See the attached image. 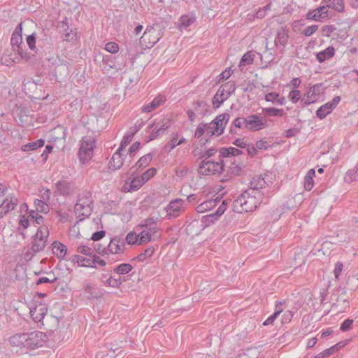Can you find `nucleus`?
Returning <instances> with one entry per match:
<instances>
[{
    "instance_id": "f257e3e1",
    "label": "nucleus",
    "mask_w": 358,
    "mask_h": 358,
    "mask_svg": "<svg viewBox=\"0 0 358 358\" xmlns=\"http://www.w3.org/2000/svg\"><path fill=\"white\" fill-rule=\"evenodd\" d=\"M262 199L258 190L247 189L234 201L233 210L238 213L252 212L261 203Z\"/></svg>"
},
{
    "instance_id": "f03ea898",
    "label": "nucleus",
    "mask_w": 358,
    "mask_h": 358,
    "mask_svg": "<svg viewBox=\"0 0 358 358\" xmlns=\"http://www.w3.org/2000/svg\"><path fill=\"white\" fill-rule=\"evenodd\" d=\"M141 235L145 244L160 237L159 229L153 219L145 220V224L141 226Z\"/></svg>"
},
{
    "instance_id": "7ed1b4c3",
    "label": "nucleus",
    "mask_w": 358,
    "mask_h": 358,
    "mask_svg": "<svg viewBox=\"0 0 358 358\" xmlns=\"http://www.w3.org/2000/svg\"><path fill=\"white\" fill-rule=\"evenodd\" d=\"M162 38L160 30L154 27H148L140 39V45L144 48H152Z\"/></svg>"
},
{
    "instance_id": "20e7f679",
    "label": "nucleus",
    "mask_w": 358,
    "mask_h": 358,
    "mask_svg": "<svg viewBox=\"0 0 358 358\" xmlns=\"http://www.w3.org/2000/svg\"><path fill=\"white\" fill-rule=\"evenodd\" d=\"M94 145L95 141L93 138L85 137L83 138L78 152L79 160L82 164L90 162L93 156Z\"/></svg>"
},
{
    "instance_id": "39448f33",
    "label": "nucleus",
    "mask_w": 358,
    "mask_h": 358,
    "mask_svg": "<svg viewBox=\"0 0 358 358\" xmlns=\"http://www.w3.org/2000/svg\"><path fill=\"white\" fill-rule=\"evenodd\" d=\"M325 87L322 83H317L310 86L301 99L305 105H309L317 102L324 94Z\"/></svg>"
},
{
    "instance_id": "423d86ee",
    "label": "nucleus",
    "mask_w": 358,
    "mask_h": 358,
    "mask_svg": "<svg viewBox=\"0 0 358 358\" xmlns=\"http://www.w3.org/2000/svg\"><path fill=\"white\" fill-rule=\"evenodd\" d=\"M48 236V227L45 225L41 226L33 238L31 243L32 250L34 252L43 250L47 245Z\"/></svg>"
},
{
    "instance_id": "0eeeda50",
    "label": "nucleus",
    "mask_w": 358,
    "mask_h": 358,
    "mask_svg": "<svg viewBox=\"0 0 358 358\" xmlns=\"http://www.w3.org/2000/svg\"><path fill=\"white\" fill-rule=\"evenodd\" d=\"M92 198L90 195L85 194L79 198L75 206V213L76 216L83 220L88 217L92 212Z\"/></svg>"
},
{
    "instance_id": "6e6552de",
    "label": "nucleus",
    "mask_w": 358,
    "mask_h": 358,
    "mask_svg": "<svg viewBox=\"0 0 358 358\" xmlns=\"http://www.w3.org/2000/svg\"><path fill=\"white\" fill-rule=\"evenodd\" d=\"M224 170L222 162L203 161L199 167V172L203 176L219 175Z\"/></svg>"
},
{
    "instance_id": "1a4fd4ad",
    "label": "nucleus",
    "mask_w": 358,
    "mask_h": 358,
    "mask_svg": "<svg viewBox=\"0 0 358 358\" xmlns=\"http://www.w3.org/2000/svg\"><path fill=\"white\" fill-rule=\"evenodd\" d=\"M332 15V12L328 6H322L308 12L306 17L310 20L324 22L329 20Z\"/></svg>"
},
{
    "instance_id": "9d476101",
    "label": "nucleus",
    "mask_w": 358,
    "mask_h": 358,
    "mask_svg": "<svg viewBox=\"0 0 358 358\" xmlns=\"http://www.w3.org/2000/svg\"><path fill=\"white\" fill-rule=\"evenodd\" d=\"M228 120L229 115L227 114L218 115L208 127L209 132L213 135H220L224 131Z\"/></svg>"
},
{
    "instance_id": "9b49d317",
    "label": "nucleus",
    "mask_w": 358,
    "mask_h": 358,
    "mask_svg": "<svg viewBox=\"0 0 358 358\" xmlns=\"http://www.w3.org/2000/svg\"><path fill=\"white\" fill-rule=\"evenodd\" d=\"M341 96H335L331 101L321 106L316 111V115L320 120L329 115L341 101Z\"/></svg>"
},
{
    "instance_id": "f8f14e48",
    "label": "nucleus",
    "mask_w": 358,
    "mask_h": 358,
    "mask_svg": "<svg viewBox=\"0 0 358 358\" xmlns=\"http://www.w3.org/2000/svg\"><path fill=\"white\" fill-rule=\"evenodd\" d=\"M144 184L141 176L138 175L126 180L122 187V191L124 193L136 192L140 189Z\"/></svg>"
},
{
    "instance_id": "ddd939ff",
    "label": "nucleus",
    "mask_w": 358,
    "mask_h": 358,
    "mask_svg": "<svg viewBox=\"0 0 358 358\" xmlns=\"http://www.w3.org/2000/svg\"><path fill=\"white\" fill-rule=\"evenodd\" d=\"M183 210V201L182 199H175L171 201L169 205L164 208L166 212L165 217L170 219L177 217Z\"/></svg>"
},
{
    "instance_id": "4468645a",
    "label": "nucleus",
    "mask_w": 358,
    "mask_h": 358,
    "mask_svg": "<svg viewBox=\"0 0 358 358\" xmlns=\"http://www.w3.org/2000/svg\"><path fill=\"white\" fill-rule=\"evenodd\" d=\"M227 207L225 201H223L219 206L215 213L207 215L202 217L201 222L203 223V227L205 228L210 226V224H214L218 220V218L224 214L227 210Z\"/></svg>"
},
{
    "instance_id": "2eb2a0df",
    "label": "nucleus",
    "mask_w": 358,
    "mask_h": 358,
    "mask_svg": "<svg viewBox=\"0 0 358 358\" xmlns=\"http://www.w3.org/2000/svg\"><path fill=\"white\" fill-rule=\"evenodd\" d=\"M230 90L231 86L228 85L221 86L218 89L213 100L214 108H219L221 104L229 97L231 93Z\"/></svg>"
},
{
    "instance_id": "dca6fc26",
    "label": "nucleus",
    "mask_w": 358,
    "mask_h": 358,
    "mask_svg": "<svg viewBox=\"0 0 358 358\" xmlns=\"http://www.w3.org/2000/svg\"><path fill=\"white\" fill-rule=\"evenodd\" d=\"M246 129L250 131H258L265 127V120L256 115H251L245 117Z\"/></svg>"
},
{
    "instance_id": "f3484780",
    "label": "nucleus",
    "mask_w": 358,
    "mask_h": 358,
    "mask_svg": "<svg viewBox=\"0 0 358 358\" xmlns=\"http://www.w3.org/2000/svg\"><path fill=\"white\" fill-rule=\"evenodd\" d=\"M43 336L41 332H32L30 334H26L25 347L34 348L43 345Z\"/></svg>"
},
{
    "instance_id": "a211bd4d",
    "label": "nucleus",
    "mask_w": 358,
    "mask_h": 358,
    "mask_svg": "<svg viewBox=\"0 0 358 358\" xmlns=\"http://www.w3.org/2000/svg\"><path fill=\"white\" fill-rule=\"evenodd\" d=\"M48 312V306L45 302L40 301L31 310V315L36 322H41Z\"/></svg>"
},
{
    "instance_id": "6ab92c4d",
    "label": "nucleus",
    "mask_w": 358,
    "mask_h": 358,
    "mask_svg": "<svg viewBox=\"0 0 358 358\" xmlns=\"http://www.w3.org/2000/svg\"><path fill=\"white\" fill-rule=\"evenodd\" d=\"M124 249L125 244L124 241L117 238H113L108 245V252L113 255L122 254Z\"/></svg>"
},
{
    "instance_id": "aec40b11",
    "label": "nucleus",
    "mask_w": 358,
    "mask_h": 358,
    "mask_svg": "<svg viewBox=\"0 0 358 358\" xmlns=\"http://www.w3.org/2000/svg\"><path fill=\"white\" fill-rule=\"evenodd\" d=\"M126 280L122 276L109 275L106 280L101 279V282L106 287L119 289Z\"/></svg>"
},
{
    "instance_id": "412c9836",
    "label": "nucleus",
    "mask_w": 358,
    "mask_h": 358,
    "mask_svg": "<svg viewBox=\"0 0 358 358\" xmlns=\"http://www.w3.org/2000/svg\"><path fill=\"white\" fill-rule=\"evenodd\" d=\"M17 200L14 196L6 198L0 205V217H3L9 211L14 209L17 205Z\"/></svg>"
},
{
    "instance_id": "4be33fe9",
    "label": "nucleus",
    "mask_w": 358,
    "mask_h": 358,
    "mask_svg": "<svg viewBox=\"0 0 358 358\" xmlns=\"http://www.w3.org/2000/svg\"><path fill=\"white\" fill-rule=\"evenodd\" d=\"M166 101V99L163 96H157L151 102L145 104L141 108L143 113H150L155 110L156 108L162 106Z\"/></svg>"
},
{
    "instance_id": "5701e85b",
    "label": "nucleus",
    "mask_w": 358,
    "mask_h": 358,
    "mask_svg": "<svg viewBox=\"0 0 358 358\" xmlns=\"http://www.w3.org/2000/svg\"><path fill=\"white\" fill-rule=\"evenodd\" d=\"M30 214L31 211H29L27 204H22L20 206L19 224L22 226L24 229L27 228L29 225V218L31 217Z\"/></svg>"
},
{
    "instance_id": "b1692460",
    "label": "nucleus",
    "mask_w": 358,
    "mask_h": 358,
    "mask_svg": "<svg viewBox=\"0 0 358 358\" xmlns=\"http://www.w3.org/2000/svg\"><path fill=\"white\" fill-rule=\"evenodd\" d=\"M268 175H265L264 176L262 175L255 176L251 180V189L257 190L259 189H263L267 187L269 183H271V181H269L268 182Z\"/></svg>"
},
{
    "instance_id": "393cba45",
    "label": "nucleus",
    "mask_w": 358,
    "mask_h": 358,
    "mask_svg": "<svg viewBox=\"0 0 358 358\" xmlns=\"http://www.w3.org/2000/svg\"><path fill=\"white\" fill-rule=\"evenodd\" d=\"M71 261L74 264H77L78 266L95 268V266L93 265V260H92V258H87L79 255H74L71 256Z\"/></svg>"
},
{
    "instance_id": "a878e982",
    "label": "nucleus",
    "mask_w": 358,
    "mask_h": 358,
    "mask_svg": "<svg viewBox=\"0 0 358 358\" xmlns=\"http://www.w3.org/2000/svg\"><path fill=\"white\" fill-rule=\"evenodd\" d=\"M52 251L58 259H63L67 254V248L61 242L55 241L52 244Z\"/></svg>"
},
{
    "instance_id": "bb28decb",
    "label": "nucleus",
    "mask_w": 358,
    "mask_h": 358,
    "mask_svg": "<svg viewBox=\"0 0 358 358\" xmlns=\"http://www.w3.org/2000/svg\"><path fill=\"white\" fill-rule=\"evenodd\" d=\"M141 231H130L126 236V241L129 245H145L144 241H142Z\"/></svg>"
},
{
    "instance_id": "cd10ccee",
    "label": "nucleus",
    "mask_w": 358,
    "mask_h": 358,
    "mask_svg": "<svg viewBox=\"0 0 358 358\" xmlns=\"http://www.w3.org/2000/svg\"><path fill=\"white\" fill-rule=\"evenodd\" d=\"M220 201L221 200L218 198L204 201L197 206L196 210L200 213L210 210L213 209Z\"/></svg>"
},
{
    "instance_id": "c85d7f7f",
    "label": "nucleus",
    "mask_w": 358,
    "mask_h": 358,
    "mask_svg": "<svg viewBox=\"0 0 358 358\" xmlns=\"http://www.w3.org/2000/svg\"><path fill=\"white\" fill-rule=\"evenodd\" d=\"M22 24H20L16 29H15L12 37H11V44L13 47H17V48H20V45L22 43Z\"/></svg>"
},
{
    "instance_id": "c756f323",
    "label": "nucleus",
    "mask_w": 358,
    "mask_h": 358,
    "mask_svg": "<svg viewBox=\"0 0 358 358\" xmlns=\"http://www.w3.org/2000/svg\"><path fill=\"white\" fill-rule=\"evenodd\" d=\"M122 155V153L117 150L114 153L109 162V168L111 170H117L121 168L123 164Z\"/></svg>"
},
{
    "instance_id": "7c9ffc66",
    "label": "nucleus",
    "mask_w": 358,
    "mask_h": 358,
    "mask_svg": "<svg viewBox=\"0 0 358 358\" xmlns=\"http://www.w3.org/2000/svg\"><path fill=\"white\" fill-rule=\"evenodd\" d=\"M57 192L62 195H69L73 191V186L66 181H60L56 185Z\"/></svg>"
},
{
    "instance_id": "2f4dec72",
    "label": "nucleus",
    "mask_w": 358,
    "mask_h": 358,
    "mask_svg": "<svg viewBox=\"0 0 358 358\" xmlns=\"http://www.w3.org/2000/svg\"><path fill=\"white\" fill-rule=\"evenodd\" d=\"M335 54V49L333 47H328L323 51L319 52L317 55V59L319 62L322 63L324 61L331 59Z\"/></svg>"
},
{
    "instance_id": "473e14b6",
    "label": "nucleus",
    "mask_w": 358,
    "mask_h": 358,
    "mask_svg": "<svg viewBox=\"0 0 358 358\" xmlns=\"http://www.w3.org/2000/svg\"><path fill=\"white\" fill-rule=\"evenodd\" d=\"M265 100L266 101L272 102L273 103H277L280 105H284L286 101L285 97L280 96V94L275 92L266 94Z\"/></svg>"
},
{
    "instance_id": "72a5a7b5",
    "label": "nucleus",
    "mask_w": 358,
    "mask_h": 358,
    "mask_svg": "<svg viewBox=\"0 0 358 358\" xmlns=\"http://www.w3.org/2000/svg\"><path fill=\"white\" fill-rule=\"evenodd\" d=\"M133 270V266L129 263H122L113 268V272L121 276L127 275Z\"/></svg>"
},
{
    "instance_id": "f704fd0d",
    "label": "nucleus",
    "mask_w": 358,
    "mask_h": 358,
    "mask_svg": "<svg viewBox=\"0 0 358 358\" xmlns=\"http://www.w3.org/2000/svg\"><path fill=\"white\" fill-rule=\"evenodd\" d=\"M185 139L183 137L180 138L178 134H173L170 141L167 143L166 148H168L169 151H171L176 146L185 143Z\"/></svg>"
},
{
    "instance_id": "c9c22d12",
    "label": "nucleus",
    "mask_w": 358,
    "mask_h": 358,
    "mask_svg": "<svg viewBox=\"0 0 358 358\" xmlns=\"http://www.w3.org/2000/svg\"><path fill=\"white\" fill-rule=\"evenodd\" d=\"M315 176V171L314 169H310L304 178V188L310 191L314 187L313 178Z\"/></svg>"
},
{
    "instance_id": "e433bc0d",
    "label": "nucleus",
    "mask_w": 358,
    "mask_h": 358,
    "mask_svg": "<svg viewBox=\"0 0 358 358\" xmlns=\"http://www.w3.org/2000/svg\"><path fill=\"white\" fill-rule=\"evenodd\" d=\"M44 141L42 139H38L36 141L29 143L26 145L22 146L21 150L24 152H30L37 150L39 148H41L44 145Z\"/></svg>"
},
{
    "instance_id": "4c0bfd02",
    "label": "nucleus",
    "mask_w": 358,
    "mask_h": 358,
    "mask_svg": "<svg viewBox=\"0 0 358 358\" xmlns=\"http://www.w3.org/2000/svg\"><path fill=\"white\" fill-rule=\"evenodd\" d=\"M50 141L56 142L58 140H65V131L63 127H58L55 128L50 133Z\"/></svg>"
},
{
    "instance_id": "58836bf2",
    "label": "nucleus",
    "mask_w": 358,
    "mask_h": 358,
    "mask_svg": "<svg viewBox=\"0 0 358 358\" xmlns=\"http://www.w3.org/2000/svg\"><path fill=\"white\" fill-rule=\"evenodd\" d=\"M329 8H332L338 12H343L345 8L343 0H323Z\"/></svg>"
},
{
    "instance_id": "ea45409f",
    "label": "nucleus",
    "mask_w": 358,
    "mask_h": 358,
    "mask_svg": "<svg viewBox=\"0 0 358 358\" xmlns=\"http://www.w3.org/2000/svg\"><path fill=\"white\" fill-rule=\"evenodd\" d=\"M219 152L223 157H229L231 156H238L241 154V151L237 148L229 147V148H222L220 149Z\"/></svg>"
},
{
    "instance_id": "a19ab883",
    "label": "nucleus",
    "mask_w": 358,
    "mask_h": 358,
    "mask_svg": "<svg viewBox=\"0 0 358 358\" xmlns=\"http://www.w3.org/2000/svg\"><path fill=\"white\" fill-rule=\"evenodd\" d=\"M155 252V248L152 246H150V247L146 248L145 250H144V251L143 252L140 253L136 257V259L138 262H143L146 259L150 258L154 255Z\"/></svg>"
},
{
    "instance_id": "79ce46f5",
    "label": "nucleus",
    "mask_w": 358,
    "mask_h": 358,
    "mask_svg": "<svg viewBox=\"0 0 358 358\" xmlns=\"http://www.w3.org/2000/svg\"><path fill=\"white\" fill-rule=\"evenodd\" d=\"M152 160V155L151 154L145 155L138 159L136 166L138 169L145 168L151 163Z\"/></svg>"
},
{
    "instance_id": "37998d69",
    "label": "nucleus",
    "mask_w": 358,
    "mask_h": 358,
    "mask_svg": "<svg viewBox=\"0 0 358 358\" xmlns=\"http://www.w3.org/2000/svg\"><path fill=\"white\" fill-rule=\"evenodd\" d=\"M157 173V170L155 167H151L147 169L145 172H143L142 174L139 175L143 180L144 183H146L148 181H149L150 179L154 178Z\"/></svg>"
},
{
    "instance_id": "c03bdc74",
    "label": "nucleus",
    "mask_w": 358,
    "mask_h": 358,
    "mask_svg": "<svg viewBox=\"0 0 358 358\" xmlns=\"http://www.w3.org/2000/svg\"><path fill=\"white\" fill-rule=\"evenodd\" d=\"M34 207L38 212L45 214L50 210L49 206L44 201L40 199H36L34 201Z\"/></svg>"
},
{
    "instance_id": "a18cd8bd",
    "label": "nucleus",
    "mask_w": 358,
    "mask_h": 358,
    "mask_svg": "<svg viewBox=\"0 0 358 358\" xmlns=\"http://www.w3.org/2000/svg\"><path fill=\"white\" fill-rule=\"evenodd\" d=\"M25 339L26 334H18L12 336L10 338V342L12 345L16 346H24L25 347Z\"/></svg>"
},
{
    "instance_id": "49530a36",
    "label": "nucleus",
    "mask_w": 358,
    "mask_h": 358,
    "mask_svg": "<svg viewBox=\"0 0 358 358\" xmlns=\"http://www.w3.org/2000/svg\"><path fill=\"white\" fill-rule=\"evenodd\" d=\"M255 58V54L252 51H248L246 53L243 55L242 57L241 61H240V66H246L251 64Z\"/></svg>"
},
{
    "instance_id": "de8ad7c7",
    "label": "nucleus",
    "mask_w": 358,
    "mask_h": 358,
    "mask_svg": "<svg viewBox=\"0 0 358 358\" xmlns=\"http://www.w3.org/2000/svg\"><path fill=\"white\" fill-rule=\"evenodd\" d=\"M18 62L19 58L16 55H15L14 57H12V54H4L1 58L2 64L6 66H12Z\"/></svg>"
},
{
    "instance_id": "09e8293b",
    "label": "nucleus",
    "mask_w": 358,
    "mask_h": 358,
    "mask_svg": "<svg viewBox=\"0 0 358 358\" xmlns=\"http://www.w3.org/2000/svg\"><path fill=\"white\" fill-rule=\"evenodd\" d=\"M301 96V93L298 90H292L288 94V99L293 103H296Z\"/></svg>"
},
{
    "instance_id": "8fccbe9b",
    "label": "nucleus",
    "mask_w": 358,
    "mask_h": 358,
    "mask_svg": "<svg viewBox=\"0 0 358 358\" xmlns=\"http://www.w3.org/2000/svg\"><path fill=\"white\" fill-rule=\"evenodd\" d=\"M266 113L270 116H280L282 117L285 113L282 109L269 108L265 109Z\"/></svg>"
},
{
    "instance_id": "3c124183",
    "label": "nucleus",
    "mask_w": 358,
    "mask_h": 358,
    "mask_svg": "<svg viewBox=\"0 0 358 358\" xmlns=\"http://www.w3.org/2000/svg\"><path fill=\"white\" fill-rule=\"evenodd\" d=\"M105 50L110 53L115 54L119 51L120 48L115 42H108L105 45Z\"/></svg>"
},
{
    "instance_id": "603ef678",
    "label": "nucleus",
    "mask_w": 358,
    "mask_h": 358,
    "mask_svg": "<svg viewBox=\"0 0 358 358\" xmlns=\"http://www.w3.org/2000/svg\"><path fill=\"white\" fill-rule=\"evenodd\" d=\"M194 22V18L188 15H184L181 17V25L185 27L190 26Z\"/></svg>"
},
{
    "instance_id": "864d4df0",
    "label": "nucleus",
    "mask_w": 358,
    "mask_h": 358,
    "mask_svg": "<svg viewBox=\"0 0 358 358\" xmlns=\"http://www.w3.org/2000/svg\"><path fill=\"white\" fill-rule=\"evenodd\" d=\"M343 268V264L342 262H337L334 264V268L333 273H334V278L336 280L338 279L340 275L342 273Z\"/></svg>"
},
{
    "instance_id": "5fc2aeb1",
    "label": "nucleus",
    "mask_w": 358,
    "mask_h": 358,
    "mask_svg": "<svg viewBox=\"0 0 358 358\" xmlns=\"http://www.w3.org/2000/svg\"><path fill=\"white\" fill-rule=\"evenodd\" d=\"M293 317V313L291 310H286L281 317V322L282 324H288Z\"/></svg>"
},
{
    "instance_id": "6e6d98bb",
    "label": "nucleus",
    "mask_w": 358,
    "mask_h": 358,
    "mask_svg": "<svg viewBox=\"0 0 358 358\" xmlns=\"http://www.w3.org/2000/svg\"><path fill=\"white\" fill-rule=\"evenodd\" d=\"M318 29V26L317 25H311V26H309L308 27H306L303 31V34L306 36H310L311 35H313L317 30Z\"/></svg>"
},
{
    "instance_id": "4d7b16f0",
    "label": "nucleus",
    "mask_w": 358,
    "mask_h": 358,
    "mask_svg": "<svg viewBox=\"0 0 358 358\" xmlns=\"http://www.w3.org/2000/svg\"><path fill=\"white\" fill-rule=\"evenodd\" d=\"M77 252L86 256H90L93 252L90 248L85 245H80L78 247Z\"/></svg>"
},
{
    "instance_id": "13d9d810",
    "label": "nucleus",
    "mask_w": 358,
    "mask_h": 358,
    "mask_svg": "<svg viewBox=\"0 0 358 358\" xmlns=\"http://www.w3.org/2000/svg\"><path fill=\"white\" fill-rule=\"evenodd\" d=\"M334 352H336V347H331L330 348L326 349L323 352L318 354L315 358H324V357L330 356Z\"/></svg>"
},
{
    "instance_id": "bf43d9fd",
    "label": "nucleus",
    "mask_w": 358,
    "mask_h": 358,
    "mask_svg": "<svg viewBox=\"0 0 358 358\" xmlns=\"http://www.w3.org/2000/svg\"><path fill=\"white\" fill-rule=\"evenodd\" d=\"M280 310H277L275 311L273 315H271V316H269L264 322H263V325L264 326H268V325H270L271 324L273 323V322L275 321V320L278 317V316L280 315Z\"/></svg>"
},
{
    "instance_id": "052dcab7",
    "label": "nucleus",
    "mask_w": 358,
    "mask_h": 358,
    "mask_svg": "<svg viewBox=\"0 0 358 358\" xmlns=\"http://www.w3.org/2000/svg\"><path fill=\"white\" fill-rule=\"evenodd\" d=\"M352 323L353 320L351 319L345 320L341 325V330L343 331H348L349 329H351Z\"/></svg>"
},
{
    "instance_id": "680f3d73",
    "label": "nucleus",
    "mask_w": 358,
    "mask_h": 358,
    "mask_svg": "<svg viewBox=\"0 0 358 358\" xmlns=\"http://www.w3.org/2000/svg\"><path fill=\"white\" fill-rule=\"evenodd\" d=\"M131 141V137L130 136L124 137L120 143V146L118 148L117 151L122 153L126 147L130 143Z\"/></svg>"
},
{
    "instance_id": "e2e57ef3",
    "label": "nucleus",
    "mask_w": 358,
    "mask_h": 358,
    "mask_svg": "<svg viewBox=\"0 0 358 358\" xmlns=\"http://www.w3.org/2000/svg\"><path fill=\"white\" fill-rule=\"evenodd\" d=\"M92 260H93V265L96 266V265L100 266H105L106 265V262L102 259L100 257L96 255H93L92 257Z\"/></svg>"
},
{
    "instance_id": "0e129e2a",
    "label": "nucleus",
    "mask_w": 358,
    "mask_h": 358,
    "mask_svg": "<svg viewBox=\"0 0 358 358\" xmlns=\"http://www.w3.org/2000/svg\"><path fill=\"white\" fill-rule=\"evenodd\" d=\"M301 83V79L299 78H295L290 80V82L287 84V87L292 88V90H296L300 86Z\"/></svg>"
},
{
    "instance_id": "69168bd1",
    "label": "nucleus",
    "mask_w": 358,
    "mask_h": 358,
    "mask_svg": "<svg viewBox=\"0 0 358 358\" xmlns=\"http://www.w3.org/2000/svg\"><path fill=\"white\" fill-rule=\"evenodd\" d=\"M27 43L31 50H36V37L34 34H31L27 38Z\"/></svg>"
},
{
    "instance_id": "338daca9",
    "label": "nucleus",
    "mask_w": 358,
    "mask_h": 358,
    "mask_svg": "<svg viewBox=\"0 0 358 358\" xmlns=\"http://www.w3.org/2000/svg\"><path fill=\"white\" fill-rule=\"evenodd\" d=\"M206 128H207L206 124H199L195 131L194 136L197 138L201 137L204 134V131Z\"/></svg>"
},
{
    "instance_id": "774afa93",
    "label": "nucleus",
    "mask_w": 358,
    "mask_h": 358,
    "mask_svg": "<svg viewBox=\"0 0 358 358\" xmlns=\"http://www.w3.org/2000/svg\"><path fill=\"white\" fill-rule=\"evenodd\" d=\"M17 52L21 59L25 61H29L31 59V55L26 52L22 48H17Z\"/></svg>"
}]
</instances>
